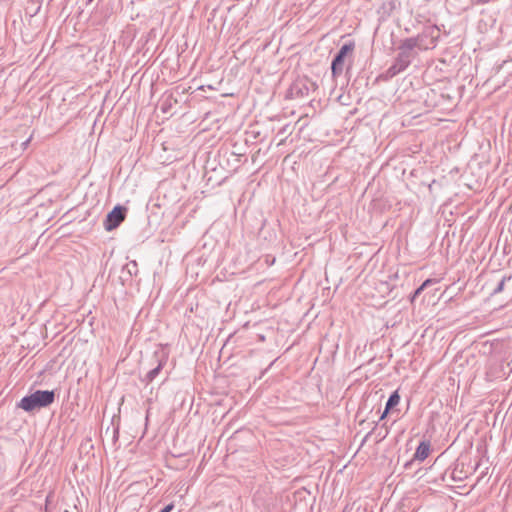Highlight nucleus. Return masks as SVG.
<instances>
[{"mask_svg": "<svg viewBox=\"0 0 512 512\" xmlns=\"http://www.w3.org/2000/svg\"><path fill=\"white\" fill-rule=\"evenodd\" d=\"M55 400L53 390H36L35 392L24 396L17 404L18 408L26 412H32L37 409L45 408L51 405Z\"/></svg>", "mask_w": 512, "mask_h": 512, "instance_id": "f257e3e1", "label": "nucleus"}, {"mask_svg": "<svg viewBox=\"0 0 512 512\" xmlns=\"http://www.w3.org/2000/svg\"><path fill=\"white\" fill-rule=\"evenodd\" d=\"M64 512H69L68 510H65Z\"/></svg>", "mask_w": 512, "mask_h": 512, "instance_id": "9d476101", "label": "nucleus"}, {"mask_svg": "<svg viewBox=\"0 0 512 512\" xmlns=\"http://www.w3.org/2000/svg\"><path fill=\"white\" fill-rule=\"evenodd\" d=\"M354 43L353 42H350L348 44H345L341 47L338 55L342 56L343 58H345L348 54H351L354 50Z\"/></svg>", "mask_w": 512, "mask_h": 512, "instance_id": "423d86ee", "label": "nucleus"}, {"mask_svg": "<svg viewBox=\"0 0 512 512\" xmlns=\"http://www.w3.org/2000/svg\"><path fill=\"white\" fill-rule=\"evenodd\" d=\"M399 401L400 396L398 394V391H394L388 398V401L386 402L385 410L381 416V419H383L391 409L398 405Z\"/></svg>", "mask_w": 512, "mask_h": 512, "instance_id": "20e7f679", "label": "nucleus"}, {"mask_svg": "<svg viewBox=\"0 0 512 512\" xmlns=\"http://www.w3.org/2000/svg\"><path fill=\"white\" fill-rule=\"evenodd\" d=\"M405 46L408 48V49H412L414 47V42L412 40H407L405 42Z\"/></svg>", "mask_w": 512, "mask_h": 512, "instance_id": "1a4fd4ad", "label": "nucleus"}, {"mask_svg": "<svg viewBox=\"0 0 512 512\" xmlns=\"http://www.w3.org/2000/svg\"><path fill=\"white\" fill-rule=\"evenodd\" d=\"M344 58L340 55H337L332 62V73L333 75L341 74L343 71Z\"/></svg>", "mask_w": 512, "mask_h": 512, "instance_id": "39448f33", "label": "nucleus"}, {"mask_svg": "<svg viewBox=\"0 0 512 512\" xmlns=\"http://www.w3.org/2000/svg\"><path fill=\"white\" fill-rule=\"evenodd\" d=\"M431 282H432V280H431V279H427V280H425V281L422 283V285H421L419 288H417V289L415 290V292L413 293V295H412V296H411V298H410L411 303H413V302L415 301L416 297H418V296L420 295V293H421V292H422V291H423V290H424V289H425V288H426V287H427Z\"/></svg>", "mask_w": 512, "mask_h": 512, "instance_id": "0eeeda50", "label": "nucleus"}, {"mask_svg": "<svg viewBox=\"0 0 512 512\" xmlns=\"http://www.w3.org/2000/svg\"><path fill=\"white\" fill-rule=\"evenodd\" d=\"M173 507H174L173 504H168L160 512H171Z\"/></svg>", "mask_w": 512, "mask_h": 512, "instance_id": "6e6552de", "label": "nucleus"}, {"mask_svg": "<svg viewBox=\"0 0 512 512\" xmlns=\"http://www.w3.org/2000/svg\"><path fill=\"white\" fill-rule=\"evenodd\" d=\"M431 450V444L429 441H422L418 445L415 454L414 459L418 461H424L430 454Z\"/></svg>", "mask_w": 512, "mask_h": 512, "instance_id": "7ed1b4c3", "label": "nucleus"}, {"mask_svg": "<svg viewBox=\"0 0 512 512\" xmlns=\"http://www.w3.org/2000/svg\"><path fill=\"white\" fill-rule=\"evenodd\" d=\"M126 216V209L121 206H116L114 209L107 215L105 221V229L107 231H112L117 228L121 222L124 221Z\"/></svg>", "mask_w": 512, "mask_h": 512, "instance_id": "f03ea898", "label": "nucleus"}]
</instances>
